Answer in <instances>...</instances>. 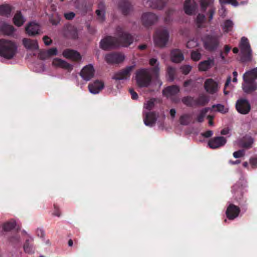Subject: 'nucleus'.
I'll return each mask as SVG.
<instances>
[{
	"label": "nucleus",
	"mask_w": 257,
	"mask_h": 257,
	"mask_svg": "<svg viewBox=\"0 0 257 257\" xmlns=\"http://www.w3.org/2000/svg\"><path fill=\"white\" fill-rule=\"evenodd\" d=\"M18 52L17 43L10 39H0V57L7 60L14 59Z\"/></svg>",
	"instance_id": "1"
},
{
	"label": "nucleus",
	"mask_w": 257,
	"mask_h": 257,
	"mask_svg": "<svg viewBox=\"0 0 257 257\" xmlns=\"http://www.w3.org/2000/svg\"><path fill=\"white\" fill-rule=\"evenodd\" d=\"M242 89L246 93H251L257 90V67L246 71L243 75Z\"/></svg>",
	"instance_id": "2"
},
{
	"label": "nucleus",
	"mask_w": 257,
	"mask_h": 257,
	"mask_svg": "<svg viewBox=\"0 0 257 257\" xmlns=\"http://www.w3.org/2000/svg\"><path fill=\"white\" fill-rule=\"evenodd\" d=\"M239 47L240 49V62L243 64L251 62L253 59L252 51L247 38L243 37L241 38Z\"/></svg>",
	"instance_id": "3"
},
{
	"label": "nucleus",
	"mask_w": 257,
	"mask_h": 257,
	"mask_svg": "<svg viewBox=\"0 0 257 257\" xmlns=\"http://www.w3.org/2000/svg\"><path fill=\"white\" fill-rule=\"evenodd\" d=\"M155 100L151 99L144 104V121L146 125L153 126L157 119L156 114L149 111L153 108Z\"/></svg>",
	"instance_id": "4"
},
{
	"label": "nucleus",
	"mask_w": 257,
	"mask_h": 257,
	"mask_svg": "<svg viewBox=\"0 0 257 257\" xmlns=\"http://www.w3.org/2000/svg\"><path fill=\"white\" fill-rule=\"evenodd\" d=\"M136 82L141 87H148L152 81L150 70L147 68H142L136 72Z\"/></svg>",
	"instance_id": "5"
},
{
	"label": "nucleus",
	"mask_w": 257,
	"mask_h": 257,
	"mask_svg": "<svg viewBox=\"0 0 257 257\" xmlns=\"http://www.w3.org/2000/svg\"><path fill=\"white\" fill-rule=\"evenodd\" d=\"M202 40L204 49L210 52L216 51L219 46V38L215 35H206L202 38Z\"/></svg>",
	"instance_id": "6"
},
{
	"label": "nucleus",
	"mask_w": 257,
	"mask_h": 257,
	"mask_svg": "<svg viewBox=\"0 0 257 257\" xmlns=\"http://www.w3.org/2000/svg\"><path fill=\"white\" fill-rule=\"evenodd\" d=\"M169 38L168 31L166 29L158 31L154 36V42L159 47H164L167 43Z\"/></svg>",
	"instance_id": "7"
},
{
	"label": "nucleus",
	"mask_w": 257,
	"mask_h": 257,
	"mask_svg": "<svg viewBox=\"0 0 257 257\" xmlns=\"http://www.w3.org/2000/svg\"><path fill=\"white\" fill-rule=\"evenodd\" d=\"M180 92V87L177 85L167 87L163 90V95L167 98L170 99L173 102L177 103L179 99L176 95Z\"/></svg>",
	"instance_id": "8"
},
{
	"label": "nucleus",
	"mask_w": 257,
	"mask_h": 257,
	"mask_svg": "<svg viewBox=\"0 0 257 257\" xmlns=\"http://www.w3.org/2000/svg\"><path fill=\"white\" fill-rule=\"evenodd\" d=\"M134 66H128L115 73L112 78L115 81L129 80Z\"/></svg>",
	"instance_id": "9"
},
{
	"label": "nucleus",
	"mask_w": 257,
	"mask_h": 257,
	"mask_svg": "<svg viewBox=\"0 0 257 257\" xmlns=\"http://www.w3.org/2000/svg\"><path fill=\"white\" fill-rule=\"evenodd\" d=\"M235 108L240 114H246L250 111L251 107L247 100L241 98L237 100Z\"/></svg>",
	"instance_id": "10"
},
{
	"label": "nucleus",
	"mask_w": 257,
	"mask_h": 257,
	"mask_svg": "<svg viewBox=\"0 0 257 257\" xmlns=\"http://www.w3.org/2000/svg\"><path fill=\"white\" fill-rule=\"evenodd\" d=\"M116 41L118 46L127 47L133 43V40L132 37L128 33L121 31L118 33Z\"/></svg>",
	"instance_id": "11"
},
{
	"label": "nucleus",
	"mask_w": 257,
	"mask_h": 257,
	"mask_svg": "<svg viewBox=\"0 0 257 257\" xmlns=\"http://www.w3.org/2000/svg\"><path fill=\"white\" fill-rule=\"evenodd\" d=\"M240 212V209L238 206L230 203L226 208L225 214L229 220H232L239 216Z\"/></svg>",
	"instance_id": "12"
},
{
	"label": "nucleus",
	"mask_w": 257,
	"mask_h": 257,
	"mask_svg": "<svg viewBox=\"0 0 257 257\" xmlns=\"http://www.w3.org/2000/svg\"><path fill=\"white\" fill-rule=\"evenodd\" d=\"M205 91L209 94H213L218 89V83L212 78L207 79L204 83Z\"/></svg>",
	"instance_id": "13"
},
{
	"label": "nucleus",
	"mask_w": 257,
	"mask_h": 257,
	"mask_svg": "<svg viewBox=\"0 0 257 257\" xmlns=\"http://www.w3.org/2000/svg\"><path fill=\"white\" fill-rule=\"evenodd\" d=\"M226 139L223 137H216L210 139L208 142V146L210 148L215 149L225 145Z\"/></svg>",
	"instance_id": "14"
},
{
	"label": "nucleus",
	"mask_w": 257,
	"mask_h": 257,
	"mask_svg": "<svg viewBox=\"0 0 257 257\" xmlns=\"http://www.w3.org/2000/svg\"><path fill=\"white\" fill-rule=\"evenodd\" d=\"M100 47L103 50H107L118 47L116 39L107 37L102 39L100 43Z\"/></svg>",
	"instance_id": "15"
},
{
	"label": "nucleus",
	"mask_w": 257,
	"mask_h": 257,
	"mask_svg": "<svg viewBox=\"0 0 257 257\" xmlns=\"http://www.w3.org/2000/svg\"><path fill=\"white\" fill-rule=\"evenodd\" d=\"M25 30L28 35L33 36L40 33L41 27L38 23L31 22L26 26Z\"/></svg>",
	"instance_id": "16"
},
{
	"label": "nucleus",
	"mask_w": 257,
	"mask_h": 257,
	"mask_svg": "<svg viewBox=\"0 0 257 257\" xmlns=\"http://www.w3.org/2000/svg\"><path fill=\"white\" fill-rule=\"evenodd\" d=\"M94 75V69L92 65L84 67L80 72V76L85 81L90 80Z\"/></svg>",
	"instance_id": "17"
},
{
	"label": "nucleus",
	"mask_w": 257,
	"mask_h": 257,
	"mask_svg": "<svg viewBox=\"0 0 257 257\" xmlns=\"http://www.w3.org/2000/svg\"><path fill=\"white\" fill-rule=\"evenodd\" d=\"M104 87V83L100 80H95L88 85L89 92L93 94L99 93Z\"/></svg>",
	"instance_id": "18"
},
{
	"label": "nucleus",
	"mask_w": 257,
	"mask_h": 257,
	"mask_svg": "<svg viewBox=\"0 0 257 257\" xmlns=\"http://www.w3.org/2000/svg\"><path fill=\"white\" fill-rule=\"evenodd\" d=\"M22 44L28 50L34 51L39 49L38 44L36 40L24 38L22 40Z\"/></svg>",
	"instance_id": "19"
},
{
	"label": "nucleus",
	"mask_w": 257,
	"mask_h": 257,
	"mask_svg": "<svg viewBox=\"0 0 257 257\" xmlns=\"http://www.w3.org/2000/svg\"><path fill=\"white\" fill-rule=\"evenodd\" d=\"M124 56L117 53L108 54L105 55V61L108 63H118L123 61Z\"/></svg>",
	"instance_id": "20"
},
{
	"label": "nucleus",
	"mask_w": 257,
	"mask_h": 257,
	"mask_svg": "<svg viewBox=\"0 0 257 257\" xmlns=\"http://www.w3.org/2000/svg\"><path fill=\"white\" fill-rule=\"evenodd\" d=\"M214 65V58H208L207 60L200 62L198 66L200 71H206Z\"/></svg>",
	"instance_id": "21"
},
{
	"label": "nucleus",
	"mask_w": 257,
	"mask_h": 257,
	"mask_svg": "<svg viewBox=\"0 0 257 257\" xmlns=\"http://www.w3.org/2000/svg\"><path fill=\"white\" fill-rule=\"evenodd\" d=\"M254 139L250 136H246L238 142L239 146L243 148L248 149L252 147Z\"/></svg>",
	"instance_id": "22"
},
{
	"label": "nucleus",
	"mask_w": 257,
	"mask_h": 257,
	"mask_svg": "<svg viewBox=\"0 0 257 257\" xmlns=\"http://www.w3.org/2000/svg\"><path fill=\"white\" fill-rule=\"evenodd\" d=\"M149 65L151 66V71L154 75L158 77L160 74V63L156 58H151L149 60Z\"/></svg>",
	"instance_id": "23"
},
{
	"label": "nucleus",
	"mask_w": 257,
	"mask_h": 257,
	"mask_svg": "<svg viewBox=\"0 0 257 257\" xmlns=\"http://www.w3.org/2000/svg\"><path fill=\"white\" fill-rule=\"evenodd\" d=\"M63 55L66 58L75 61L79 60L81 58V55L78 52L70 49L64 51L63 52Z\"/></svg>",
	"instance_id": "24"
},
{
	"label": "nucleus",
	"mask_w": 257,
	"mask_h": 257,
	"mask_svg": "<svg viewBox=\"0 0 257 257\" xmlns=\"http://www.w3.org/2000/svg\"><path fill=\"white\" fill-rule=\"evenodd\" d=\"M53 65L56 67H61L71 70L72 69V66L64 60L60 59L55 58L53 61Z\"/></svg>",
	"instance_id": "25"
},
{
	"label": "nucleus",
	"mask_w": 257,
	"mask_h": 257,
	"mask_svg": "<svg viewBox=\"0 0 257 257\" xmlns=\"http://www.w3.org/2000/svg\"><path fill=\"white\" fill-rule=\"evenodd\" d=\"M183 11L184 13L188 16L193 14V2L192 0H185L183 3Z\"/></svg>",
	"instance_id": "26"
},
{
	"label": "nucleus",
	"mask_w": 257,
	"mask_h": 257,
	"mask_svg": "<svg viewBox=\"0 0 257 257\" xmlns=\"http://www.w3.org/2000/svg\"><path fill=\"white\" fill-rule=\"evenodd\" d=\"M171 59L173 62L179 63L184 59V56L180 51L175 50L171 52Z\"/></svg>",
	"instance_id": "27"
},
{
	"label": "nucleus",
	"mask_w": 257,
	"mask_h": 257,
	"mask_svg": "<svg viewBox=\"0 0 257 257\" xmlns=\"http://www.w3.org/2000/svg\"><path fill=\"white\" fill-rule=\"evenodd\" d=\"M156 19V16L152 13H144L142 17V20L144 24L149 25L152 24Z\"/></svg>",
	"instance_id": "28"
},
{
	"label": "nucleus",
	"mask_w": 257,
	"mask_h": 257,
	"mask_svg": "<svg viewBox=\"0 0 257 257\" xmlns=\"http://www.w3.org/2000/svg\"><path fill=\"white\" fill-rule=\"evenodd\" d=\"M209 102V98L204 94L200 95L198 97L194 100V105L204 106Z\"/></svg>",
	"instance_id": "29"
},
{
	"label": "nucleus",
	"mask_w": 257,
	"mask_h": 257,
	"mask_svg": "<svg viewBox=\"0 0 257 257\" xmlns=\"http://www.w3.org/2000/svg\"><path fill=\"white\" fill-rule=\"evenodd\" d=\"M25 22V19L22 15L20 12L16 13L14 17V24L18 26H21Z\"/></svg>",
	"instance_id": "30"
},
{
	"label": "nucleus",
	"mask_w": 257,
	"mask_h": 257,
	"mask_svg": "<svg viewBox=\"0 0 257 257\" xmlns=\"http://www.w3.org/2000/svg\"><path fill=\"white\" fill-rule=\"evenodd\" d=\"M12 8L8 4H4L0 6V15L8 17L11 14Z\"/></svg>",
	"instance_id": "31"
},
{
	"label": "nucleus",
	"mask_w": 257,
	"mask_h": 257,
	"mask_svg": "<svg viewBox=\"0 0 257 257\" xmlns=\"http://www.w3.org/2000/svg\"><path fill=\"white\" fill-rule=\"evenodd\" d=\"M183 90L185 92H190L193 89V80L191 79L184 81L182 87Z\"/></svg>",
	"instance_id": "32"
},
{
	"label": "nucleus",
	"mask_w": 257,
	"mask_h": 257,
	"mask_svg": "<svg viewBox=\"0 0 257 257\" xmlns=\"http://www.w3.org/2000/svg\"><path fill=\"white\" fill-rule=\"evenodd\" d=\"M16 225V222L15 220H11L9 221L4 223L3 225V229L4 230L9 231L14 229Z\"/></svg>",
	"instance_id": "33"
},
{
	"label": "nucleus",
	"mask_w": 257,
	"mask_h": 257,
	"mask_svg": "<svg viewBox=\"0 0 257 257\" xmlns=\"http://www.w3.org/2000/svg\"><path fill=\"white\" fill-rule=\"evenodd\" d=\"M2 29L5 34L7 35H12L15 31V29L12 25L6 24L3 25Z\"/></svg>",
	"instance_id": "34"
},
{
	"label": "nucleus",
	"mask_w": 257,
	"mask_h": 257,
	"mask_svg": "<svg viewBox=\"0 0 257 257\" xmlns=\"http://www.w3.org/2000/svg\"><path fill=\"white\" fill-rule=\"evenodd\" d=\"M176 74V70L174 68L169 66L167 70V76L170 81H173Z\"/></svg>",
	"instance_id": "35"
},
{
	"label": "nucleus",
	"mask_w": 257,
	"mask_h": 257,
	"mask_svg": "<svg viewBox=\"0 0 257 257\" xmlns=\"http://www.w3.org/2000/svg\"><path fill=\"white\" fill-rule=\"evenodd\" d=\"M210 110V108L205 107L202 110L199 112V114L197 117V120L199 122H202L204 120V118L205 116L206 113Z\"/></svg>",
	"instance_id": "36"
},
{
	"label": "nucleus",
	"mask_w": 257,
	"mask_h": 257,
	"mask_svg": "<svg viewBox=\"0 0 257 257\" xmlns=\"http://www.w3.org/2000/svg\"><path fill=\"white\" fill-rule=\"evenodd\" d=\"M191 114H184L180 117V121L182 124L187 125L191 121Z\"/></svg>",
	"instance_id": "37"
},
{
	"label": "nucleus",
	"mask_w": 257,
	"mask_h": 257,
	"mask_svg": "<svg viewBox=\"0 0 257 257\" xmlns=\"http://www.w3.org/2000/svg\"><path fill=\"white\" fill-rule=\"evenodd\" d=\"M232 191L234 192L235 198L237 199H240L242 197L241 188H239L237 185H235L233 186Z\"/></svg>",
	"instance_id": "38"
},
{
	"label": "nucleus",
	"mask_w": 257,
	"mask_h": 257,
	"mask_svg": "<svg viewBox=\"0 0 257 257\" xmlns=\"http://www.w3.org/2000/svg\"><path fill=\"white\" fill-rule=\"evenodd\" d=\"M233 23L230 20H227L224 22L223 30L225 32L231 31L232 29Z\"/></svg>",
	"instance_id": "39"
},
{
	"label": "nucleus",
	"mask_w": 257,
	"mask_h": 257,
	"mask_svg": "<svg viewBox=\"0 0 257 257\" xmlns=\"http://www.w3.org/2000/svg\"><path fill=\"white\" fill-rule=\"evenodd\" d=\"M212 108H216V111L221 112L223 114L227 113L228 111V109L225 108L224 106L221 104H217L213 105L212 106Z\"/></svg>",
	"instance_id": "40"
},
{
	"label": "nucleus",
	"mask_w": 257,
	"mask_h": 257,
	"mask_svg": "<svg viewBox=\"0 0 257 257\" xmlns=\"http://www.w3.org/2000/svg\"><path fill=\"white\" fill-rule=\"evenodd\" d=\"M219 2L221 5L230 4L235 7L239 5L236 0H219Z\"/></svg>",
	"instance_id": "41"
},
{
	"label": "nucleus",
	"mask_w": 257,
	"mask_h": 257,
	"mask_svg": "<svg viewBox=\"0 0 257 257\" xmlns=\"http://www.w3.org/2000/svg\"><path fill=\"white\" fill-rule=\"evenodd\" d=\"M24 249L25 252L27 253H31L34 252V248L33 245L28 242H26L24 244Z\"/></svg>",
	"instance_id": "42"
},
{
	"label": "nucleus",
	"mask_w": 257,
	"mask_h": 257,
	"mask_svg": "<svg viewBox=\"0 0 257 257\" xmlns=\"http://www.w3.org/2000/svg\"><path fill=\"white\" fill-rule=\"evenodd\" d=\"M205 20V17L203 14H199L197 16L196 23L198 27H201Z\"/></svg>",
	"instance_id": "43"
},
{
	"label": "nucleus",
	"mask_w": 257,
	"mask_h": 257,
	"mask_svg": "<svg viewBox=\"0 0 257 257\" xmlns=\"http://www.w3.org/2000/svg\"><path fill=\"white\" fill-rule=\"evenodd\" d=\"M200 5L201 11L205 12L209 5V2L207 0H201L200 1Z\"/></svg>",
	"instance_id": "44"
},
{
	"label": "nucleus",
	"mask_w": 257,
	"mask_h": 257,
	"mask_svg": "<svg viewBox=\"0 0 257 257\" xmlns=\"http://www.w3.org/2000/svg\"><path fill=\"white\" fill-rule=\"evenodd\" d=\"M96 13L97 15L98 18L100 21H102L104 20L105 12L103 8L96 10Z\"/></svg>",
	"instance_id": "45"
},
{
	"label": "nucleus",
	"mask_w": 257,
	"mask_h": 257,
	"mask_svg": "<svg viewBox=\"0 0 257 257\" xmlns=\"http://www.w3.org/2000/svg\"><path fill=\"white\" fill-rule=\"evenodd\" d=\"M182 101L184 104L187 106H191L192 102V98L191 97L189 96L184 97L183 98Z\"/></svg>",
	"instance_id": "46"
},
{
	"label": "nucleus",
	"mask_w": 257,
	"mask_h": 257,
	"mask_svg": "<svg viewBox=\"0 0 257 257\" xmlns=\"http://www.w3.org/2000/svg\"><path fill=\"white\" fill-rule=\"evenodd\" d=\"M57 49L55 48H53L47 50V53L45 54L48 55L50 58L53 56L56 55L57 54Z\"/></svg>",
	"instance_id": "47"
},
{
	"label": "nucleus",
	"mask_w": 257,
	"mask_h": 257,
	"mask_svg": "<svg viewBox=\"0 0 257 257\" xmlns=\"http://www.w3.org/2000/svg\"><path fill=\"white\" fill-rule=\"evenodd\" d=\"M244 155V151L242 150H238L233 153V156L235 158H239L243 157Z\"/></svg>",
	"instance_id": "48"
},
{
	"label": "nucleus",
	"mask_w": 257,
	"mask_h": 257,
	"mask_svg": "<svg viewBox=\"0 0 257 257\" xmlns=\"http://www.w3.org/2000/svg\"><path fill=\"white\" fill-rule=\"evenodd\" d=\"M192 67L190 65H184L181 67L182 72L184 74H187L191 70Z\"/></svg>",
	"instance_id": "49"
},
{
	"label": "nucleus",
	"mask_w": 257,
	"mask_h": 257,
	"mask_svg": "<svg viewBox=\"0 0 257 257\" xmlns=\"http://www.w3.org/2000/svg\"><path fill=\"white\" fill-rule=\"evenodd\" d=\"M249 163L253 169L257 168V157L251 158L249 159Z\"/></svg>",
	"instance_id": "50"
},
{
	"label": "nucleus",
	"mask_w": 257,
	"mask_h": 257,
	"mask_svg": "<svg viewBox=\"0 0 257 257\" xmlns=\"http://www.w3.org/2000/svg\"><path fill=\"white\" fill-rule=\"evenodd\" d=\"M213 135V132L210 130L207 131L204 133H202L201 134V135L205 138H208L211 137Z\"/></svg>",
	"instance_id": "51"
},
{
	"label": "nucleus",
	"mask_w": 257,
	"mask_h": 257,
	"mask_svg": "<svg viewBox=\"0 0 257 257\" xmlns=\"http://www.w3.org/2000/svg\"><path fill=\"white\" fill-rule=\"evenodd\" d=\"M47 51H42L40 52L39 56L41 59L45 60L49 58V55L46 54Z\"/></svg>",
	"instance_id": "52"
},
{
	"label": "nucleus",
	"mask_w": 257,
	"mask_h": 257,
	"mask_svg": "<svg viewBox=\"0 0 257 257\" xmlns=\"http://www.w3.org/2000/svg\"><path fill=\"white\" fill-rule=\"evenodd\" d=\"M75 14L73 12H69L65 13L64 16L67 20H71L75 17Z\"/></svg>",
	"instance_id": "53"
},
{
	"label": "nucleus",
	"mask_w": 257,
	"mask_h": 257,
	"mask_svg": "<svg viewBox=\"0 0 257 257\" xmlns=\"http://www.w3.org/2000/svg\"><path fill=\"white\" fill-rule=\"evenodd\" d=\"M201 58V54L198 51H194V61H198Z\"/></svg>",
	"instance_id": "54"
},
{
	"label": "nucleus",
	"mask_w": 257,
	"mask_h": 257,
	"mask_svg": "<svg viewBox=\"0 0 257 257\" xmlns=\"http://www.w3.org/2000/svg\"><path fill=\"white\" fill-rule=\"evenodd\" d=\"M130 92L132 95V97L133 99H137L138 96L137 93L135 92L133 89H130L129 90Z\"/></svg>",
	"instance_id": "55"
},
{
	"label": "nucleus",
	"mask_w": 257,
	"mask_h": 257,
	"mask_svg": "<svg viewBox=\"0 0 257 257\" xmlns=\"http://www.w3.org/2000/svg\"><path fill=\"white\" fill-rule=\"evenodd\" d=\"M215 13V10L214 9H211L208 11V14H209V21H211L213 19V15Z\"/></svg>",
	"instance_id": "56"
},
{
	"label": "nucleus",
	"mask_w": 257,
	"mask_h": 257,
	"mask_svg": "<svg viewBox=\"0 0 257 257\" xmlns=\"http://www.w3.org/2000/svg\"><path fill=\"white\" fill-rule=\"evenodd\" d=\"M43 40L46 45H49L51 43V40L47 36H45L43 38Z\"/></svg>",
	"instance_id": "57"
},
{
	"label": "nucleus",
	"mask_w": 257,
	"mask_h": 257,
	"mask_svg": "<svg viewBox=\"0 0 257 257\" xmlns=\"http://www.w3.org/2000/svg\"><path fill=\"white\" fill-rule=\"evenodd\" d=\"M120 81L121 80L115 81V85L118 90H120L122 87Z\"/></svg>",
	"instance_id": "58"
},
{
	"label": "nucleus",
	"mask_w": 257,
	"mask_h": 257,
	"mask_svg": "<svg viewBox=\"0 0 257 257\" xmlns=\"http://www.w3.org/2000/svg\"><path fill=\"white\" fill-rule=\"evenodd\" d=\"M230 49L231 47L230 46L228 45H225L223 53L225 54V55H227L228 52L230 51Z\"/></svg>",
	"instance_id": "59"
},
{
	"label": "nucleus",
	"mask_w": 257,
	"mask_h": 257,
	"mask_svg": "<svg viewBox=\"0 0 257 257\" xmlns=\"http://www.w3.org/2000/svg\"><path fill=\"white\" fill-rule=\"evenodd\" d=\"M229 130L228 128H224L221 131L220 134L222 135H226L229 133Z\"/></svg>",
	"instance_id": "60"
},
{
	"label": "nucleus",
	"mask_w": 257,
	"mask_h": 257,
	"mask_svg": "<svg viewBox=\"0 0 257 257\" xmlns=\"http://www.w3.org/2000/svg\"><path fill=\"white\" fill-rule=\"evenodd\" d=\"M158 3L161 4V6H157L154 7L155 8H157L158 9H162L165 5V4L162 2V0H159L158 2Z\"/></svg>",
	"instance_id": "61"
},
{
	"label": "nucleus",
	"mask_w": 257,
	"mask_h": 257,
	"mask_svg": "<svg viewBox=\"0 0 257 257\" xmlns=\"http://www.w3.org/2000/svg\"><path fill=\"white\" fill-rule=\"evenodd\" d=\"M170 114L172 118H174L176 115V110L175 109H171L170 110Z\"/></svg>",
	"instance_id": "62"
},
{
	"label": "nucleus",
	"mask_w": 257,
	"mask_h": 257,
	"mask_svg": "<svg viewBox=\"0 0 257 257\" xmlns=\"http://www.w3.org/2000/svg\"><path fill=\"white\" fill-rule=\"evenodd\" d=\"M241 162V161L239 160H237L236 161H232V160H230L229 161V164H230L231 165H236V164H240Z\"/></svg>",
	"instance_id": "63"
},
{
	"label": "nucleus",
	"mask_w": 257,
	"mask_h": 257,
	"mask_svg": "<svg viewBox=\"0 0 257 257\" xmlns=\"http://www.w3.org/2000/svg\"><path fill=\"white\" fill-rule=\"evenodd\" d=\"M19 240H20V238L18 237H13L11 238L10 241L13 243H16L17 241H19Z\"/></svg>",
	"instance_id": "64"
}]
</instances>
